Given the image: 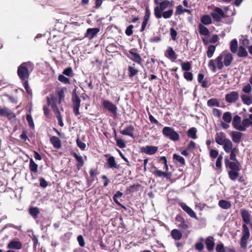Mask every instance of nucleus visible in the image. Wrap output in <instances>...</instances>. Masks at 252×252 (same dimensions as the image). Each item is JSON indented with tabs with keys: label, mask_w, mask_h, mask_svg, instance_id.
<instances>
[{
	"label": "nucleus",
	"mask_w": 252,
	"mask_h": 252,
	"mask_svg": "<svg viewBox=\"0 0 252 252\" xmlns=\"http://www.w3.org/2000/svg\"><path fill=\"white\" fill-rule=\"evenodd\" d=\"M232 55L227 52H223L216 59L217 66L219 69H222L223 65L229 66L232 63Z\"/></svg>",
	"instance_id": "1"
},
{
	"label": "nucleus",
	"mask_w": 252,
	"mask_h": 252,
	"mask_svg": "<svg viewBox=\"0 0 252 252\" xmlns=\"http://www.w3.org/2000/svg\"><path fill=\"white\" fill-rule=\"evenodd\" d=\"M33 69V65L31 62L23 63L18 68V76L23 81H25L29 78L30 73Z\"/></svg>",
	"instance_id": "2"
},
{
	"label": "nucleus",
	"mask_w": 252,
	"mask_h": 252,
	"mask_svg": "<svg viewBox=\"0 0 252 252\" xmlns=\"http://www.w3.org/2000/svg\"><path fill=\"white\" fill-rule=\"evenodd\" d=\"M174 5L173 0H164L160 2L159 5L154 8V14L158 19L161 18V12L167 8H172Z\"/></svg>",
	"instance_id": "3"
},
{
	"label": "nucleus",
	"mask_w": 252,
	"mask_h": 252,
	"mask_svg": "<svg viewBox=\"0 0 252 252\" xmlns=\"http://www.w3.org/2000/svg\"><path fill=\"white\" fill-rule=\"evenodd\" d=\"M248 121L244 119L242 121L238 115H235L233 119L232 125L234 128L240 131H244L248 127Z\"/></svg>",
	"instance_id": "4"
},
{
	"label": "nucleus",
	"mask_w": 252,
	"mask_h": 252,
	"mask_svg": "<svg viewBox=\"0 0 252 252\" xmlns=\"http://www.w3.org/2000/svg\"><path fill=\"white\" fill-rule=\"evenodd\" d=\"M162 133L165 137L172 141H176L179 139V135L172 127H164L162 129Z\"/></svg>",
	"instance_id": "5"
},
{
	"label": "nucleus",
	"mask_w": 252,
	"mask_h": 252,
	"mask_svg": "<svg viewBox=\"0 0 252 252\" xmlns=\"http://www.w3.org/2000/svg\"><path fill=\"white\" fill-rule=\"evenodd\" d=\"M250 237V230L246 224H242V235L240 239V246L243 248H246L247 242Z\"/></svg>",
	"instance_id": "6"
},
{
	"label": "nucleus",
	"mask_w": 252,
	"mask_h": 252,
	"mask_svg": "<svg viewBox=\"0 0 252 252\" xmlns=\"http://www.w3.org/2000/svg\"><path fill=\"white\" fill-rule=\"evenodd\" d=\"M103 107L111 113L114 116L117 115V107L110 101L103 100L102 102Z\"/></svg>",
	"instance_id": "7"
},
{
	"label": "nucleus",
	"mask_w": 252,
	"mask_h": 252,
	"mask_svg": "<svg viewBox=\"0 0 252 252\" xmlns=\"http://www.w3.org/2000/svg\"><path fill=\"white\" fill-rule=\"evenodd\" d=\"M72 102L73 103L72 108L73 113L75 116H78L80 114L79 108L80 107L81 100L76 94H72Z\"/></svg>",
	"instance_id": "8"
},
{
	"label": "nucleus",
	"mask_w": 252,
	"mask_h": 252,
	"mask_svg": "<svg viewBox=\"0 0 252 252\" xmlns=\"http://www.w3.org/2000/svg\"><path fill=\"white\" fill-rule=\"evenodd\" d=\"M239 96V94L237 92L232 91L229 94H226L225 99L228 103H233L238 99Z\"/></svg>",
	"instance_id": "9"
},
{
	"label": "nucleus",
	"mask_w": 252,
	"mask_h": 252,
	"mask_svg": "<svg viewBox=\"0 0 252 252\" xmlns=\"http://www.w3.org/2000/svg\"><path fill=\"white\" fill-rule=\"evenodd\" d=\"M211 16L216 21H220L221 18L225 17L223 11L220 8H216L214 11L211 13Z\"/></svg>",
	"instance_id": "10"
},
{
	"label": "nucleus",
	"mask_w": 252,
	"mask_h": 252,
	"mask_svg": "<svg viewBox=\"0 0 252 252\" xmlns=\"http://www.w3.org/2000/svg\"><path fill=\"white\" fill-rule=\"evenodd\" d=\"M129 55L128 56V58L135 62L136 63L141 64L142 62V58L140 55L135 51L134 49H132L129 51Z\"/></svg>",
	"instance_id": "11"
},
{
	"label": "nucleus",
	"mask_w": 252,
	"mask_h": 252,
	"mask_svg": "<svg viewBox=\"0 0 252 252\" xmlns=\"http://www.w3.org/2000/svg\"><path fill=\"white\" fill-rule=\"evenodd\" d=\"M241 215L242 220L244 222V224L248 225L250 223L251 220V215L248 210L242 209L241 210Z\"/></svg>",
	"instance_id": "12"
},
{
	"label": "nucleus",
	"mask_w": 252,
	"mask_h": 252,
	"mask_svg": "<svg viewBox=\"0 0 252 252\" xmlns=\"http://www.w3.org/2000/svg\"><path fill=\"white\" fill-rule=\"evenodd\" d=\"M158 150V147L154 146H146L143 147L141 151L145 154L152 155L156 154Z\"/></svg>",
	"instance_id": "13"
},
{
	"label": "nucleus",
	"mask_w": 252,
	"mask_h": 252,
	"mask_svg": "<svg viewBox=\"0 0 252 252\" xmlns=\"http://www.w3.org/2000/svg\"><path fill=\"white\" fill-rule=\"evenodd\" d=\"M0 116L6 117L9 119L13 118L15 117L13 112L6 107L0 108Z\"/></svg>",
	"instance_id": "14"
},
{
	"label": "nucleus",
	"mask_w": 252,
	"mask_h": 252,
	"mask_svg": "<svg viewBox=\"0 0 252 252\" xmlns=\"http://www.w3.org/2000/svg\"><path fill=\"white\" fill-rule=\"evenodd\" d=\"M98 28H89L87 29L85 36L89 39L94 38L99 32Z\"/></svg>",
	"instance_id": "15"
},
{
	"label": "nucleus",
	"mask_w": 252,
	"mask_h": 252,
	"mask_svg": "<svg viewBox=\"0 0 252 252\" xmlns=\"http://www.w3.org/2000/svg\"><path fill=\"white\" fill-rule=\"evenodd\" d=\"M215 239L212 236H209L206 238V246L209 251H212L215 247Z\"/></svg>",
	"instance_id": "16"
},
{
	"label": "nucleus",
	"mask_w": 252,
	"mask_h": 252,
	"mask_svg": "<svg viewBox=\"0 0 252 252\" xmlns=\"http://www.w3.org/2000/svg\"><path fill=\"white\" fill-rule=\"evenodd\" d=\"M201 23L199 25V32L202 35V40L205 44V15L201 18Z\"/></svg>",
	"instance_id": "17"
},
{
	"label": "nucleus",
	"mask_w": 252,
	"mask_h": 252,
	"mask_svg": "<svg viewBox=\"0 0 252 252\" xmlns=\"http://www.w3.org/2000/svg\"><path fill=\"white\" fill-rule=\"evenodd\" d=\"M134 128L132 125L128 126L125 129L120 131V133L124 135L129 136L132 138L134 137L133 132Z\"/></svg>",
	"instance_id": "18"
},
{
	"label": "nucleus",
	"mask_w": 252,
	"mask_h": 252,
	"mask_svg": "<svg viewBox=\"0 0 252 252\" xmlns=\"http://www.w3.org/2000/svg\"><path fill=\"white\" fill-rule=\"evenodd\" d=\"M180 206L190 217L196 218V215L194 211L185 203H180Z\"/></svg>",
	"instance_id": "19"
},
{
	"label": "nucleus",
	"mask_w": 252,
	"mask_h": 252,
	"mask_svg": "<svg viewBox=\"0 0 252 252\" xmlns=\"http://www.w3.org/2000/svg\"><path fill=\"white\" fill-rule=\"evenodd\" d=\"M227 139L224 133L221 132L217 133L216 137V141L219 145H223Z\"/></svg>",
	"instance_id": "20"
},
{
	"label": "nucleus",
	"mask_w": 252,
	"mask_h": 252,
	"mask_svg": "<svg viewBox=\"0 0 252 252\" xmlns=\"http://www.w3.org/2000/svg\"><path fill=\"white\" fill-rule=\"evenodd\" d=\"M231 136L233 141L236 143H239L241 141L242 133L239 131H232Z\"/></svg>",
	"instance_id": "21"
},
{
	"label": "nucleus",
	"mask_w": 252,
	"mask_h": 252,
	"mask_svg": "<svg viewBox=\"0 0 252 252\" xmlns=\"http://www.w3.org/2000/svg\"><path fill=\"white\" fill-rule=\"evenodd\" d=\"M50 140L55 148L58 149L61 147V141L58 137L54 136H52Z\"/></svg>",
	"instance_id": "22"
},
{
	"label": "nucleus",
	"mask_w": 252,
	"mask_h": 252,
	"mask_svg": "<svg viewBox=\"0 0 252 252\" xmlns=\"http://www.w3.org/2000/svg\"><path fill=\"white\" fill-rule=\"evenodd\" d=\"M231 170L229 173H236V172L239 170V164L237 162H230L228 164H226Z\"/></svg>",
	"instance_id": "23"
},
{
	"label": "nucleus",
	"mask_w": 252,
	"mask_h": 252,
	"mask_svg": "<svg viewBox=\"0 0 252 252\" xmlns=\"http://www.w3.org/2000/svg\"><path fill=\"white\" fill-rule=\"evenodd\" d=\"M8 248L9 249L19 250L22 248V244L19 241H12L8 244Z\"/></svg>",
	"instance_id": "24"
},
{
	"label": "nucleus",
	"mask_w": 252,
	"mask_h": 252,
	"mask_svg": "<svg viewBox=\"0 0 252 252\" xmlns=\"http://www.w3.org/2000/svg\"><path fill=\"white\" fill-rule=\"evenodd\" d=\"M242 101L244 103L248 105H250L252 104V96H250L248 94H242L241 96Z\"/></svg>",
	"instance_id": "25"
},
{
	"label": "nucleus",
	"mask_w": 252,
	"mask_h": 252,
	"mask_svg": "<svg viewBox=\"0 0 252 252\" xmlns=\"http://www.w3.org/2000/svg\"><path fill=\"white\" fill-rule=\"evenodd\" d=\"M29 213L33 218L36 219L40 213V211L36 207H32L29 209Z\"/></svg>",
	"instance_id": "26"
},
{
	"label": "nucleus",
	"mask_w": 252,
	"mask_h": 252,
	"mask_svg": "<svg viewBox=\"0 0 252 252\" xmlns=\"http://www.w3.org/2000/svg\"><path fill=\"white\" fill-rule=\"evenodd\" d=\"M218 205L220 208L223 209H228L231 206L230 202L225 200H220Z\"/></svg>",
	"instance_id": "27"
},
{
	"label": "nucleus",
	"mask_w": 252,
	"mask_h": 252,
	"mask_svg": "<svg viewBox=\"0 0 252 252\" xmlns=\"http://www.w3.org/2000/svg\"><path fill=\"white\" fill-rule=\"evenodd\" d=\"M224 150L226 153H230V151L233 149L232 143L229 139H227L223 144Z\"/></svg>",
	"instance_id": "28"
},
{
	"label": "nucleus",
	"mask_w": 252,
	"mask_h": 252,
	"mask_svg": "<svg viewBox=\"0 0 252 252\" xmlns=\"http://www.w3.org/2000/svg\"><path fill=\"white\" fill-rule=\"evenodd\" d=\"M57 99L54 98H52L51 100H50L49 98H48V103L51 104L52 109L54 112L57 114V115H61L60 111L56 104L54 103V100Z\"/></svg>",
	"instance_id": "29"
},
{
	"label": "nucleus",
	"mask_w": 252,
	"mask_h": 252,
	"mask_svg": "<svg viewBox=\"0 0 252 252\" xmlns=\"http://www.w3.org/2000/svg\"><path fill=\"white\" fill-rule=\"evenodd\" d=\"M237 50V55L239 57H246L248 56V53L246 49L243 46H239Z\"/></svg>",
	"instance_id": "30"
},
{
	"label": "nucleus",
	"mask_w": 252,
	"mask_h": 252,
	"mask_svg": "<svg viewBox=\"0 0 252 252\" xmlns=\"http://www.w3.org/2000/svg\"><path fill=\"white\" fill-rule=\"evenodd\" d=\"M230 48L232 53H236L238 49V42L236 39H233L231 40L230 45Z\"/></svg>",
	"instance_id": "31"
},
{
	"label": "nucleus",
	"mask_w": 252,
	"mask_h": 252,
	"mask_svg": "<svg viewBox=\"0 0 252 252\" xmlns=\"http://www.w3.org/2000/svg\"><path fill=\"white\" fill-rule=\"evenodd\" d=\"M197 129L195 127H191L189 128L187 132V135L191 139L196 138Z\"/></svg>",
	"instance_id": "32"
},
{
	"label": "nucleus",
	"mask_w": 252,
	"mask_h": 252,
	"mask_svg": "<svg viewBox=\"0 0 252 252\" xmlns=\"http://www.w3.org/2000/svg\"><path fill=\"white\" fill-rule=\"evenodd\" d=\"M166 56L169 58L173 59L174 60L176 59L177 57L175 52L171 47H169L167 50L166 52Z\"/></svg>",
	"instance_id": "33"
},
{
	"label": "nucleus",
	"mask_w": 252,
	"mask_h": 252,
	"mask_svg": "<svg viewBox=\"0 0 252 252\" xmlns=\"http://www.w3.org/2000/svg\"><path fill=\"white\" fill-rule=\"evenodd\" d=\"M171 234L172 237L176 240H180L182 236L181 232L176 229L172 230Z\"/></svg>",
	"instance_id": "34"
},
{
	"label": "nucleus",
	"mask_w": 252,
	"mask_h": 252,
	"mask_svg": "<svg viewBox=\"0 0 252 252\" xmlns=\"http://www.w3.org/2000/svg\"><path fill=\"white\" fill-rule=\"evenodd\" d=\"M184 12L190 13V11L189 9L183 8L182 5H179L176 7V10L175 12L176 15H180Z\"/></svg>",
	"instance_id": "35"
},
{
	"label": "nucleus",
	"mask_w": 252,
	"mask_h": 252,
	"mask_svg": "<svg viewBox=\"0 0 252 252\" xmlns=\"http://www.w3.org/2000/svg\"><path fill=\"white\" fill-rule=\"evenodd\" d=\"M173 14V9L171 8L169 10L161 12V17H163L165 19L170 18Z\"/></svg>",
	"instance_id": "36"
},
{
	"label": "nucleus",
	"mask_w": 252,
	"mask_h": 252,
	"mask_svg": "<svg viewBox=\"0 0 252 252\" xmlns=\"http://www.w3.org/2000/svg\"><path fill=\"white\" fill-rule=\"evenodd\" d=\"M207 105L209 106L219 107L220 102L217 99L212 98L207 101Z\"/></svg>",
	"instance_id": "37"
},
{
	"label": "nucleus",
	"mask_w": 252,
	"mask_h": 252,
	"mask_svg": "<svg viewBox=\"0 0 252 252\" xmlns=\"http://www.w3.org/2000/svg\"><path fill=\"white\" fill-rule=\"evenodd\" d=\"M107 163L110 168H118L115 162V158L113 157H110L107 159Z\"/></svg>",
	"instance_id": "38"
},
{
	"label": "nucleus",
	"mask_w": 252,
	"mask_h": 252,
	"mask_svg": "<svg viewBox=\"0 0 252 252\" xmlns=\"http://www.w3.org/2000/svg\"><path fill=\"white\" fill-rule=\"evenodd\" d=\"M222 119L226 123H229L232 121V116L230 112H224L222 116Z\"/></svg>",
	"instance_id": "39"
},
{
	"label": "nucleus",
	"mask_w": 252,
	"mask_h": 252,
	"mask_svg": "<svg viewBox=\"0 0 252 252\" xmlns=\"http://www.w3.org/2000/svg\"><path fill=\"white\" fill-rule=\"evenodd\" d=\"M115 139L116 141L117 145L120 148H124L126 147L125 141L120 138L116 137V133H115Z\"/></svg>",
	"instance_id": "40"
},
{
	"label": "nucleus",
	"mask_w": 252,
	"mask_h": 252,
	"mask_svg": "<svg viewBox=\"0 0 252 252\" xmlns=\"http://www.w3.org/2000/svg\"><path fill=\"white\" fill-rule=\"evenodd\" d=\"M74 157L76 158L77 160L78 163L77 166L79 167H82L83 165L84 161L83 158L81 156L78 155L76 153H74L73 154Z\"/></svg>",
	"instance_id": "41"
},
{
	"label": "nucleus",
	"mask_w": 252,
	"mask_h": 252,
	"mask_svg": "<svg viewBox=\"0 0 252 252\" xmlns=\"http://www.w3.org/2000/svg\"><path fill=\"white\" fill-rule=\"evenodd\" d=\"M216 50V46L215 45H210L208 48L207 54L208 58H211Z\"/></svg>",
	"instance_id": "42"
},
{
	"label": "nucleus",
	"mask_w": 252,
	"mask_h": 252,
	"mask_svg": "<svg viewBox=\"0 0 252 252\" xmlns=\"http://www.w3.org/2000/svg\"><path fill=\"white\" fill-rule=\"evenodd\" d=\"M173 159L181 164H185V161L184 158L180 155L174 154L173 155Z\"/></svg>",
	"instance_id": "43"
},
{
	"label": "nucleus",
	"mask_w": 252,
	"mask_h": 252,
	"mask_svg": "<svg viewBox=\"0 0 252 252\" xmlns=\"http://www.w3.org/2000/svg\"><path fill=\"white\" fill-rule=\"evenodd\" d=\"M128 70L129 72V76L130 77L134 76L138 72V70L132 66H129Z\"/></svg>",
	"instance_id": "44"
},
{
	"label": "nucleus",
	"mask_w": 252,
	"mask_h": 252,
	"mask_svg": "<svg viewBox=\"0 0 252 252\" xmlns=\"http://www.w3.org/2000/svg\"><path fill=\"white\" fill-rule=\"evenodd\" d=\"M30 168L32 171L36 172L37 169V165L33 161L32 159L30 160Z\"/></svg>",
	"instance_id": "45"
},
{
	"label": "nucleus",
	"mask_w": 252,
	"mask_h": 252,
	"mask_svg": "<svg viewBox=\"0 0 252 252\" xmlns=\"http://www.w3.org/2000/svg\"><path fill=\"white\" fill-rule=\"evenodd\" d=\"M252 90V87L251 84H247L244 86L242 89L243 92L246 94H249Z\"/></svg>",
	"instance_id": "46"
},
{
	"label": "nucleus",
	"mask_w": 252,
	"mask_h": 252,
	"mask_svg": "<svg viewBox=\"0 0 252 252\" xmlns=\"http://www.w3.org/2000/svg\"><path fill=\"white\" fill-rule=\"evenodd\" d=\"M217 252H225L226 249L224 247V245L222 243L218 244L216 246V248Z\"/></svg>",
	"instance_id": "47"
},
{
	"label": "nucleus",
	"mask_w": 252,
	"mask_h": 252,
	"mask_svg": "<svg viewBox=\"0 0 252 252\" xmlns=\"http://www.w3.org/2000/svg\"><path fill=\"white\" fill-rule=\"evenodd\" d=\"M204 240V239L203 238H200V242H197L195 245V249L196 250L200 251H202L204 249V246L203 243H202V241Z\"/></svg>",
	"instance_id": "48"
},
{
	"label": "nucleus",
	"mask_w": 252,
	"mask_h": 252,
	"mask_svg": "<svg viewBox=\"0 0 252 252\" xmlns=\"http://www.w3.org/2000/svg\"><path fill=\"white\" fill-rule=\"evenodd\" d=\"M238 149L236 148H233L232 150L230 151V159L232 160H236V155L237 153Z\"/></svg>",
	"instance_id": "49"
},
{
	"label": "nucleus",
	"mask_w": 252,
	"mask_h": 252,
	"mask_svg": "<svg viewBox=\"0 0 252 252\" xmlns=\"http://www.w3.org/2000/svg\"><path fill=\"white\" fill-rule=\"evenodd\" d=\"M76 143L78 147L82 150H85L86 148V145L85 143L82 142L79 139H77L76 140Z\"/></svg>",
	"instance_id": "50"
},
{
	"label": "nucleus",
	"mask_w": 252,
	"mask_h": 252,
	"mask_svg": "<svg viewBox=\"0 0 252 252\" xmlns=\"http://www.w3.org/2000/svg\"><path fill=\"white\" fill-rule=\"evenodd\" d=\"M140 187L141 186L138 184L133 185L132 186H130L127 190L130 192H134L138 190Z\"/></svg>",
	"instance_id": "51"
},
{
	"label": "nucleus",
	"mask_w": 252,
	"mask_h": 252,
	"mask_svg": "<svg viewBox=\"0 0 252 252\" xmlns=\"http://www.w3.org/2000/svg\"><path fill=\"white\" fill-rule=\"evenodd\" d=\"M181 65L183 70H184L189 71L191 68V64L188 62L182 63Z\"/></svg>",
	"instance_id": "52"
},
{
	"label": "nucleus",
	"mask_w": 252,
	"mask_h": 252,
	"mask_svg": "<svg viewBox=\"0 0 252 252\" xmlns=\"http://www.w3.org/2000/svg\"><path fill=\"white\" fill-rule=\"evenodd\" d=\"M58 79L60 81L64 83L65 84L69 83V80L68 78L65 77L63 75H60L58 77Z\"/></svg>",
	"instance_id": "53"
},
{
	"label": "nucleus",
	"mask_w": 252,
	"mask_h": 252,
	"mask_svg": "<svg viewBox=\"0 0 252 252\" xmlns=\"http://www.w3.org/2000/svg\"><path fill=\"white\" fill-rule=\"evenodd\" d=\"M185 78L188 81H191L193 79V75L192 73L186 71L184 73Z\"/></svg>",
	"instance_id": "54"
},
{
	"label": "nucleus",
	"mask_w": 252,
	"mask_h": 252,
	"mask_svg": "<svg viewBox=\"0 0 252 252\" xmlns=\"http://www.w3.org/2000/svg\"><path fill=\"white\" fill-rule=\"evenodd\" d=\"M26 119L27 121L28 122L29 126L31 127H34V123L33 121L32 118V117L30 114H28L26 116Z\"/></svg>",
	"instance_id": "55"
},
{
	"label": "nucleus",
	"mask_w": 252,
	"mask_h": 252,
	"mask_svg": "<svg viewBox=\"0 0 252 252\" xmlns=\"http://www.w3.org/2000/svg\"><path fill=\"white\" fill-rule=\"evenodd\" d=\"M208 66L210 69H211L213 71L215 72L216 71V67L215 65V63L214 60H211L208 63Z\"/></svg>",
	"instance_id": "56"
},
{
	"label": "nucleus",
	"mask_w": 252,
	"mask_h": 252,
	"mask_svg": "<svg viewBox=\"0 0 252 252\" xmlns=\"http://www.w3.org/2000/svg\"><path fill=\"white\" fill-rule=\"evenodd\" d=\"M133 28V26L132 25H130L128 26L125 32L126 34L130 36L133 33L132 29Z\"/></svg>",
	"instance_id": "57"
},
{
	"label": "nucleus",
	"mask_w": 252,
	"mask_h": 252,
	"mask_svg": "<svg viewBox=\"0 0 252 252\" xmlns=\"http://www.w3.org/2000/svg\"><path fill=\"white\" fill-rule=\"evenodd\" d=\"M195 146H196L195 143L193 141H190L189 142V144H188V146L187 148V150L192 151L193 149H194V148H195Z\"/></svg>",
	"instance_id": "58"
},
{
	"label": "nucleus",
	"mask_w": 252,
	"mask_h": 252,
	"mask_svg": "<svg viewBox=\"0 0 252 252\" xmlns=\"http://www.w3.org/2000/svg\"><path fill=\"white\" fill-rule=\"evenodd\" d=\"M72 73V69L70 67L65 68L63 71V74L68 76H71Z\"/></svg>",
	"instance_id": "59"
},
{
	"label": "nucleus",
	"mask_w": 252,
	"mask_h": 252,
	"mask_svg": "<svg viewBox=\"0 0 252 252\" xmlns=\"http://www.w3.org/2000/svg\"><path fill=\"white\" fill-rule=\"evenodd\" d=\"M77 241L79 243V245L81 247H84L85 246V241L84 238L82 235H79L77 237Z\"/></svg>",
	"instance_id": "60"
},
{
	"label": "nucleus",
	"mask_w": 252,
	"mask_h": 252,
	"mask_svg": "<svg viewBox=\"0 0 252 252\" xmlns=\"http://www.w3.org/2000/svg\"><path fill=\"white\" fill-rule=\"evenodd\" d=\"M24 86L25 87V89H26L27 92L29 94H32V90L30 88L28 84V81L25 80L24 82Z\"/></svg>",
	"instance_id": "61"
},
{
	"label": "nucleus",
	"mask_w": 252,
	"mask_h": 252,
	"mask_svg": "<svg viewBox=\"0 0 252 252\" xmlns=\"http://www.w3.org/2000/svg\"><path fill=\"white\" fill-rule=\"evenodd\" d=\"M170 34L172 39L173 40H175L176 39L177 32L173 28L170 29Z\"/></svg>",
	"instance_id": "62"
},
{
	"label": "nucleus",
	"mask_w": 252,
	"mask_h": 252,
	"mask_svg": "<svg viewBox=\"0 0 252 252\" xmlns=\"http://www.w3.org/2000/svg\"><path fill=\"white\" fill-rule=\"evenodd\" d=\"M204 78V75L203 74H199L198 75V81L199 82L202 83V86L203 87H205V82L203 81V79Z\"/></svg>",
	"instance_id": "63"
},
{
	"label": "nucleus",
	"mask_w": 252,
	"mask_h": 252,
	"mask_svg": "<svg viewBox=\"0 0 252 252\" xmlns=\"http://www.w3.org/2000/svg\"><path fill=\"white\" fill-rule=\"evenodd\" d=\"M219 39V37L217 35H213L211 38L208 39L209 41L211 43H216Z\"/></svg>",
	"instance_id": "64"
}]
</instances>
